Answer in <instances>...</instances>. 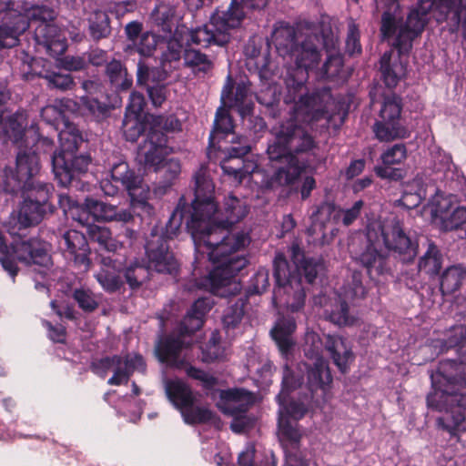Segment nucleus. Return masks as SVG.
<instances>
[{"instance_id": "1", "label": "nucleus", "mask_w": 466, "mask_h": 466, "mask_svg": "<svg viewBox=\"0 0 466 466\" xmlns=\"http://www.w3.org/2000/svg\"><path fill=\"white\" fill-rule=\"evenodd\" d=\"M194 180L195 198L187 227L197 251L206 247L215 265L208 278L209 290L219 297L235 295L240 291L236 275L248 263L239 252L248 246L250 237L248 232L228 228L242 221L250 207L246 198L232 193L225 196L218 206L213 200L214 185L204 167L195 173Z\"/></svg>"}, {"instance_id": "2", "label": "nucleus", "mask_w": 466, "mask_h": 466, "mask_svg": "<svg viewBox=\"0 0 466 466\" xmlns=\"http://www.w3.org/2000/svg\"><path fill=\"white\" fill-rule=\"evenodd\" d=\"M382 247L408 255L409 258L416 255V246L397 218L382 223L372 222L368 226L366 235L354 238L350 244L353 258L367 268L370 278L382 275L387 270V255Z\"/></svg>"}, {"instance_id": "3", "label": "nucleus", "mask_w": 466, "mask_h": 466, "mask_svg": "<svg viewBox=\"0 0 466 466\" xmlns=\"http://www.w3.org/2000/svg\"><path fill=\"white\" fill-rule=\"evenodd\" d=\"M272 41L279 54L289 57L296 67L306 73L317 68L321 61V36L317 32L296 30L289 23L274 25Z\"/></svg>"}, {"instance_id": "4", "label": "nucleus", "mask_w": 466, "mask_h": 466, "mask_svg": "<svg viewBox=\"0 0 466 466\" xmlns=\"http://www.w3.org/2000/svg\"><path fill=\"white\" fill-rule=\"evenodd\" d=\"M270 0H232L227 10L216 11L209 21L189 33L191 43L202 47L224 46L230 40L231 30L245 17L244 8L261 10Z\"/></svg>"}, {"instance_id": "5", "label": "nucleus", "mask_w": 466, "mask_h": 466, "mask_svg": "<svg viewBox=\"0 0 466 466\" xmlns=\"http://www.w3.org/2000/svg\"><path fill=\"white\" fill-rule=\"evenodd\" d=\"M318 144L314 137L293 120L282 123L275 132V138L267 148L270 160H280L292 156L297 159L309 157L314 164V149Z\"/></svg>"}, {"instance_id": "6", "label": "nucleus", "mask_w": 466, "mask_h": 466, "mask_svg": "<svg viewBox=\"0 0 466 466\" xmlns=\"http://www.w3.org/2000/svg\"><path fill=\"white\" fill-rule=\"evenodd\" d=\"M153 126L147 134L146 139L139 146L138 157L144 166L157 170L169 154L172 148L167 146V137L164 134L181 129V124L175 116H157L152 119Z\"/></svg>"}, {"instance_id": "7", "label": "nucleus", "mask_w": 466, "mask_h": 466, "mask_svg": "<svg viewBox=\"0 0 466 466\" xmlns=\"http://www.w3.org/2000/svg\"><path fill=\"white\" fill-rule=\"evenodd\" d=\"M39 170L38 156L35 152L27 154L20 150L16 157L15 171L5 168L0 177V189L10 194L21 190L25 194L34 189L37 181H41L36 177Z\"/></svg>"}, {"instance_id": "8", "label": "nucleus", "mask_w": 466, "mask_h": 466, "mask_svg": "<svg viewBox=\"0 0 466 466\" xmlns=\"http://www.w3.org/2000/svg\"><path fill=\"white\" fill-rule=\"evenodd\" d=\"M425 24L426 13L418 9L410 12L404 24H399L395 16L386 11L381 16L380 33L383 38L397 33L393 46L400 53H409L412 47L413 39L422 32Z\"/></svg>"}, {"instance_id": "9", "label": "nucleus", "mask_w": 466, "mask_h": 466, "mask_svg": "<svg viewBox=\"0 0 466 466\" xmlns=\"http://www.w3.org/2000/svg\"><path fill=\"white\" fill-rule=\"evenodd\" d=\"M433 222L443 231H455L466 238V206H456L448 197L436 196L431 208Z\"/></svg>"}, {"instance_id": "10", "label": "nucleus", "mask_w": 466, "mask_h": 466, "mask_svg": "<svg viewBox=\"0 0 466 466\" xmlns=\"http://www.w3.org/2000/svg\"><path fill=\"white\" fill-rule=\"evenodd\" d=\"M94 370L101 377H105L108 371H112L113 376L107 380V383L117 386L127 383L135 370L144 372L146 365L143 358L139 355L125 357L115 355L101 359L94 365Z\"/></svg>"}, {"instance_id": "11", "label": "nucleus", "mask_w": 466, "mask_h": 466, "mask_svg": "<svg viewBox=\"0 0 466 466\" xmlns=\"http://www.w3.org/2000/svg\"><path fill=\"white\" fill-rule=\"evenodd\" d=\"M0 49L16 46L28 28L26 17L19 15V5L15 6V2L0 1Z\"/></svg>"}, {"instance_id": "12", "label": "nucleus", "mask_w": 466, "mask_h": 466, "mask_svg": "<svg viewBox=\"0 0 466 466\" xmlns=\"http://www.w3.org/2000/svg\"><path fill=\"white\" fill-rule=\"evenodd\" d=\"M49 193L50 186L43 181H37L34 189L25 193L17 215L19 229L37 225L43 219Z\"/></svg>"}, {"instance_id": "13", "label": "nucleus", "mask_w": 466, "mask_h": 466, "mask_svg": "<svg viewBox=\"0 0 466 466\" xmlns=\"http://www.w3.org/2000/svg\"><path fill=\"white\" fill-rule=\"evenodd\" d=\"M248 87L244 84H238L234 87V81L228 75L221 91V101L225 106L236 108L243 119L248 118L249 122L255 121V127L258 130L266 128L265 121L258 116H251L253 105L248 101Z\"/></svg>"}, {"instance_id": "14", "label": "nucleus", "mask_w": 466, "mask_h": 466, "mask_svg": "<svg viewBox=\"0 0 466 466\" xmlns=\"http://www.w3.org/2000/svg\"><path fill=\"white\" fill-rule=\"evenodd\" d=\"M148 268L158 273H173L177 268V262L169 252L167 240L157 228H153L146 243Z\"/></svg>"}, {"instance_id": "15", "label": "nucleus", "mask_w": 466, "mask_h": 466, "mask_svg": "<svg viewBox=\"0 0 466 466\" xmlns=\"http://www.w3.org/2000/svg\"><path fill=\"white\" fill-rule=\"evenodd\" d=\"M440 399L447 403V417L438 418L439 427L449 431L451 435L466 431V396L462 393L441 390Z\"/></svg>"}, {"instance_id": "16", "label": "nucleus", "mask_w": 466, "mask_h": 466, "mask_svg": "<svg viewBox=\"0 0 466 466\" xmlns=\"http://www.w3.org/2000/svg\"><path fill=\"white\" fill-rule=\"evenodd\" d=\"M366 295L365 287L362 284L360 273H353L352 280L344 288L342 299L336 309L329 314V319L338 326H353L359 321L358 317L350 313L348 301L363 299Z\"/></svg>"}, {"instance_id": "17", "label": "nucleus", "mask_w": 466, "mask_h": 466, "mask_svg": "<svg viewBox=\"0 0 466 466\" xmlns=\"http://www.w3.org/2000/svg\"><path fill=\"white\" fill-rule=\"evenodd\" d=\"M11 236H18L11 244L12 254L16 260L25 265H39L47 267L51 262V258L46 249L35 238H23L22 235L15 231V227L8 229Z\"/></svg>"}, {"instance_id": "18", "label": "nucleus", "mask_w": 466, "mask_h": 466, "mask_svg": "<svg viewBox=\"0 0 466 466\" xmlns=\"http://www.w3.org/2000/svg\"><path fill=\"white\" fill-rule=\"evenodd\" d=\"M76 153L52 157L54 175L63 187H67L76 176L86 173L91 163L88 155L77 156Z\"/></svg>"}, {"instance_id": "19", "label": "nucleus", "mask_w": 466, "mask_h": 466, "mask_svg": "<svg viewBox=\"0 0 466 466\" xmlns=\"http://www.w3.org/2000/svg\"><path fill=\"white\" fill-rule=\"evenodd\" d=\"M64 257L76 267L87 270L90 265V248L85 235L77 230L66 231L59 242Z\"/></svg>"}, {"instance_id": "20", "label": "nucleus", "mask_w": 466, "mask_h": 466, "mask_svg": "<svg viewBox=\"0 0 466 466\" xmlns=\"http://www.w3.org/2000/svg\"><path fill=\"white\" fill-rule=\"evenodd\" d=\"M279 166L269 179L270 187H289L298 182L302 173L316 168V165L307 158L297 159L292 156L283 157Z\"/></svg>"}, {"instance_id": "21", "label": "nucleus", "mask_w": 466, "mask_h": 466, "mask_svg": "<svg viewBox=\"0 0 466 466\" xmlns=\"http://www.w3.org/2000/svg\"><path fill=\"white\" fill-rule=\"evenodd\" d=\"M305 298V291L300 280L294 279L289 283L275 288L273 304L276 308H286L291 312H297L303 309Z\"/></svg>"}, {"instance_id": "22", "label": "nucleus", "mask_w": 466, "mask_h": 466, "mask_svg": "<svg viewBox=\"0 0 466 466\" xmlns=\"http://www.w3.org/2000/svg\"><path fill=\"white\" fill-rule=\"evenodd\" d=\"M230 143L238 144V146H232L228 148V157L221 162V168L224 173L232 176L238 182L248 174L252 173L254 169L248 170L247 167L238 163L233 165L231 162L237 159L239 162V158L246 156L250 151V146L248 145L246 137L242 136H233Z\"/></svg>"}, {"instance_id": "23", "label": "nucleus", "mask_w": 466, "mask_h": 466, "mask_svg": "<svg viewBox=\"0 0 466 466\" xmlns=\"http://www.w3.org/2000/svg\"><path fill=\"white\" fill-rule=\"evenodd\" d=\"M329 99L328 92L313 93L301 96L295 104L296 117L303 121H317L326 114L327 103Z\"/></svg>"}, {"instance_id": "24", "label": "nucleus", "mask_w": 466, "mask_h": 466, "mask_svg": "<svg viewBox=\"0 0 466 466\" xmlns=\"http://www.w3.org/2000/svg\"><path fill=\"white\" fill-rule=\"evenodd\" d=\"M340 208L333 203L324 202L320 204L316 212L312 214V223L307 232L315 236L318 240L326 237V229L329 225H337L339 222Z\"/></svg>"}, {"instance_id": "25", "label": "nucleus", "mask_w": 466, "mask_h": 466, "mask_svg": "<svg viewBox=\"0 0 466 466\" xmlns=\"http://www.w3.org/2000/svg\"><path fill=\"white\" fill-rule=\"evenodd\" d=\"M405 53L390 50L385 52L380 61V73L385 85L390 87H395L400 79L406 75L407 63L401 58Z\"/></svg>"}, {"instance_id": "26", "label": "nucleus", "mask_w": 466, "mask_h": 466, "mask_svg": "<svg viewBox=\"0 0 466 466\" xmlns=\"http://www.w3.org/2000/svg\"><path fill=\"white\" fill-rule=\"evenodd\" d=\"M123 262L110 256L103 257L100 261V269L95 278L102 289L109 293L119 290L124 282L118 274L122 269Z\"/></svg>"}, {"instance_id": "27", "label": "nucleus", "mask_w": 466, "mask_h": 466, "mask_svg": "<svg viewBox=\"0 0 466 466\" xmlns=\"http://www.w3.org/2000/svg\"><path fill=\"white\" fill-rule=\"evenodd\" d=\"M184 348L185 342L180 337L169 336L159 342L157 347V353L160 361L182 369L187 366V355L183 353Z\"/></svg>"}, {"instance_id": "28", "label": "nucleus", "mask_w": 466, "mask_h": 466, "mask_svg": "<svg viewBox=\"0 0 466 466\" xmlns=\"http://www.w3.org/2000/svg\"><path fill=\"white\" fill-rule=\"evenodd\" d=\"M220 397L224 401L222 411L235 417L245 413L253 402L252 394L242 389L221 390Z\"/></svg>"}, {"instance_id": "29", "label": "nucleus", "mask_w": 466, "mask_h": 466, "mask_svg": "<svg viewBox=\"0 0 466 466\" xmlns=\"http://www.w3.org/2000/svg\"><path fill=\"white\" fill-rule=\"evenodd\" d=\"M35 40L43 45L50 55H58L65 51V37L59 28L52 23H40L35 30Z\"/></svg>"}, {"instance_id": "30", "label": "nucleus", "mask_w": 466, "mask_h": 466, "mask_svg": "<svg viewBox=\"0 0 466 466\" xmlns=\"http://www.w3.org/2000/svg\"><path fill=\"white\" fill-rule=\"evenodd\" d=\"M86 208L90 211L92 218L97 221L128 222L133 218V215L130 211L127 209L117 210L116 207L114 205L93 198H86Z\"/></svg>"}, {"instance_id": "31", "label": "nucleus", "mask_w": 466, "mask_h": 466, "mask_svg": "<svg viewBox=\"0 0 466 466\" xmlns=\"http://www.w3.org/2000/svg\"><path fill=\"white\" fill-rule=\"evenodd\" d=\"M111 177L114 182L119 183L129 196H137V191H141V187L146 185L142 177L130 169L127 163L124 161L113 165Z\"/></svg>"}, {"instance_id": "32", "label": "nucleus", "mask_w": 466, "mask_h": 466, "mask_svg": "<svg viewBox=\"0 0 466 466\" xmlns=\"http://www.w3.org/2000/svg\"><path fill=\"white\" fill-rule=\"evenodd\" d=\"M325 348L339 370L346 372L349 362L353 360L351 349L348 346L346 340L339 336L326 335Z\"/></svg>"}, {"instance_id": "33", "label": "nucleus", "mask_w": 466, "mask_h": 466, "mask_svg": "<svg viewBox=\"0 0 466 466\" xmlns=\"http://www.w3.org/2000/svg\"><path fill=\"white\" fill-rule=\"evenodd\" d=\"M213 302L207 298L198 299L182 321L181 332L193 333L203 325V317L212 308Z\"/></svg>"}, {"instance_id": "34", "label": "nucleus", "mask_w": 466, "mask_h": 466, "mask_svg": "<svg viewBox=\"0 0 466 466\" xmlns=\"http://www.w3.org/2000/svg\"><path fill=\"white\" fill-rule=\"evenodd\" d=\"M296 329V322L291 318L279 319L271 329V336L281 352L287 353L294 345L292 333Z\"/></svg>"}, {"instance_id": "35", "label": "nucleus", "mask_w": 466, "mask_h": 466, "mask_svg": "<svg viewBox=\"0 0 466 466\" xmlns=\"http://www.w3.org/2000/svg\"><path fill=\"white\" fill-rule=\"evenodd\" d=\"M165 389L168 399L180 412L196 397L191 389L180 380L167 381Z\"/></svg>"}, {"instance_id": "36", "label": "nucleus", "mask_w": 466, "mask_h": 466, "mask_svg": "<svg viewBox=\"0 0 466 466\" xmlns=\"http://www.w3.org/2000/svg\"><path fill=\"white\" fill-rule=\"evenodd\" d=\"M123 275L131 289H137L150 279L148 267L135 259L125 266Z\"/></svg>"}, {"instance_id": "37", "label": "nucleus", "mask_w": 466, "mask_h": 466, "mask_svg": "<svg viewBox=\"0 0 466 466\" xmlns=\"http://www.w3.org/2000/svg\"><path fill=\"white\" fill-rule=\"evenodd\" d=\"M88 32L91 38L95 41L107 38L110 35V19L106 12L95 10L90 14L88 17Z\"/></svg>"}, {"instance_id": "38", "label": "nucleus", "mask_w": 466, "mask_h": 466, "mask_svg": "<svg viewBox=\"0 0 466 466\" xmlns=\"http://www.w3.org/2000/svg\"><path fill=\"white\" fill-rule=\"evenodd\" d=\"M332 381L329 370L326 361L318 358L314 363V367L308 371V383L311 391L318 389H325Z\"/></svg>"}, {"instance_id": "39", "label": "nucleus", "mask_w": 466, "mask_h": 466, "mask_svg": "<svg viewBox=\"0 0 466 466\" xmlns=\"http://www.w3.org/2000/svg\"><path fill=\"white\" fill-rule=\"evenodd\" d=\"M86 233L92 241L106 251L115 252L122 247V243L114 238L110 229L105 226H88Z\"/></svg>"}, {"instance_id": "40", "label": "nucleus", "mask_w": 466, "mask_h": 466, "mask_svg": "<svg viewBox=\"0 0 466 466\" xmlns=\"http://www.w3.org/2000/svg\"><path fill=\"white\" fill-rule=\"evenodd\" d=\"M60 149L54 155H69L76 152L83 137L79 130L73 125H66L58 135Z\"/></svg>"}, {"instance_id": "41", "label": "nucleus", "mask_w": 466, "mask_h": 466, "mask_svg": "<svg viewBox=\"0 0 466 466\" xmlns=\"http://www.w3.org/2000/svg\"><path fill=\"white\" fill-rule=\"evenodd\" d=\"M184 65L197 74H206L213 67L212 60L204 53L194 48H187L184 52Z\"/></svg>"}, {"instance_id": "42", "label": "nucleus", "mask_w": 466, "mask_h": 466, "mask_svg": "<svg viewBox=\"0 0 466 466\" xmlns=\"http://www.w3.org/2000/svg\"><path fill=\"white\" fill-rule=\"evenodd\" d=\"M19 5V15L26 17L27 25L30 21H40V23H50L55 18V11L44 5H34L27 2L15 3Z\"/></svg>"}, {"instance_id": "43", "label": "nucleus", "mask_w": 466, "mask_h": 466, "mask_svg": "<svg viewBox=\"0 0 466 466\" xmlns=\"http://www.w3.org/2000/svg\"><path fill=\"white\" fill-rule=\"evenodd\" d=\"M180 413L184 421L191 425L206 423L213 418L212 411L207 406L199 405L196 397L194 400L186 405Z\"/></svg>"}, {"instance_id": "44", "label": "nucleus", "mask_w": 466, "mask_h": 466, "mask_svg": "<svg viewBox=\"0 0 466 466\" xmlns=\"http://www.w3.org/2000/svg\"><path fill=\"white\" fill-rule=\"evenodd\" d=\"M466 278V269L461 266H451L442 274L441 290L443 294H451L457 291Z\"/></svg>"}, {"instance_id": "45", "label": "nucleus", "mask_w": 466, "mask_h": 466, "mask_svg": "<svg viewBox=\"0 0 466 466\" xmlns=\"http://www.w3.org/2000/svg\"><path fill=\"white\" fill-rule=\"evenodd\" d=\"M106 74L116 88L127 90L132 86V76L127 74V68L118 60H112L106 65Z\"/></svg>"}, {"instance_id": "46", "label": "nucleus", "mask_w": 466, "mask_h": 466, "mask_svg": "<svg viewBox=\"0 0 466 466\" xmlns=\"http://www.w3.org/2000/svg\"><path fill=\"white\" fill-rule=\"evenodd\" d=\"M233 129L234 126L231 116L224 107H219L217 110L213 129L209 136L210 141L214 143L217 139L220 140L225 138L227 136L232 134Z\"/></svg>"}, {"instance_id": "47", "label": "nucleus", "mask_w": 466, "mask_h": 466, "mask_svg": "<svg viewBox=\"0 0 466 466\" xmlns=\"http://www.w3.org/2000/svg\"><path fill=\"white\" fill-rule=\"evenodd\" d=\"M401 112V99L395 94L384 95L380 102V118L383 122H398Z\"/></svg>"}, {"instance_id": "48", "label": "nucleus", "mask_w": 466, "mask_h": 466, "mask_svg": "<svg viewBox=\"0 0 466 466\" xmlns=\"http://www.w3.org/2000/svg\"><path fill=\"white\" fill-rule=\"evenodd\" d=\"M174 16L175 7L165 3L158 4L151 14L154 24L167 34L172 31Z\"/></svg>"}, {"instance_id": "49", "label": "nucleus", "mask_w": 466, "mask_h": 466, "mask_svg": "<svg viewBox=\"0 0 466 466\" xmlns=\"http://www.w3.org/2000/svg\"><path fill=\"white\" fill-rule=\"evenodd\" d=\"M279 434L286 448H288V445L297 446L301 438V434L297 428V422L290 421L282 412L279 418Z\"/></svg>"}, {"instance_id": "50", "label": "nucleus", "mask_w": 466, "mask_h": 466, "mask_svg": "<svg viewBox=\"0 0 466 466\" xmlns=\"http://www.w3.org/2000/svg\"><path fill=\"white\" fill-rule=\"evenodd\" d=\"M418 268L429 275H436L441 268V255L437 246L429 243L428 249L419 261Z\"/></svg>"}, {"instance_id": "51", "label": "nucleus", "mask_w": 466, "mask_h": 466, "mask_svg": "<svg viewBox=\"0 0 466 466\" xmlns=\"http://www.w3.org/2000/svg\"><path fill=\"white\" fill-rule=\"evenodd\" d=\"M76 104L67 98L56 101L54 105H48L42 108L41 117L48 124L55 125L63 118L65 110H74Z\"/></svg>"}, {"instance_id": "52", "label": "nucleus", "mask_w": 466, "mask_h": 466, "mask_svg": "<svg viewBox=\"0 0 466 466\" xmlns=\"http://www.w3.org/2000/svg\"><path fill=\"white\" fill-rule=\"evenodd\" d=\"M376 137L382 142H389L399 137H404L406 131L398 122L387 123L382 119L378 120L373 126Z\"/></svg>"}, {"instance_id": "53", "label": "nucleus", "mask_w": 466, "mask_h": 466, "mask_svg": "<svg viewBox=\"0 0 466 466\" xmlns=\"http://www.w3.org/2000/svg\"><path fill=\"white\" fill-rule=\"evenodd\" d=\"M157 37L150 32H144L142 35L132 44L127 46L126 50L130 53H138L143 56H149L155 51Z\"/></svg>"}, {"instance_id": "54", "label": "nucleus", "mask_w": 466, "mask_h": 466, "mask_svg": "<svg viewBox=\"0 0 466 466\" xmlns=\"http://www.w3.org/2000/svg\"><path fill=\"white\" fill-rule=\"evenodd\" d=\"M122 128L127 140L137 141L145 131V123L141 115L126 114Z\"/></svg>"}, {"instance_id": "55", "label": "nucleus", "mask_w": 466, "mask_h": 466, "mask_svg": "<svg viewBox=\"0 0 466 466\" xmlns=\"http://www.w3.org/2000/svg\"><path fill=\"white\" fill-rule=\"evenodd\" d=\"M28 132L34 133V136L32 137H29L28 135L25 136V146L21 144L18 147L19 151L22 150L27 154L35 152L37 156V151H46L52 147L53 141L48 137H40L37 134V131L35 130L34 127H31V129Z\"/></svg>"}, {"instance_id": "56", "label": "nucleus", "mask_w": 466, "mask_h": 466, "mask_svg": "<svg viewBox=\"0 0 466 466\" xmlns=\"http://www.w3.org/2000/svg\"><path fill=\"white\" fill-rule=\"evenodd\" d=\"M191 211L192 206L188 208L187 211L184 212L180 208V203L178 204L177 208L173 211L168 222L166 225L165 236H163L165 240L166 238H173L177 235L183 219H186V224L187 225V221L190 219ZM187 228L188 227L187 226ZM188 231L191 233L190 230Z\"/></svg>"}, {"instance_id": "57", "label": "nucleus", "mask_w": 466, "mask_h": 466, "mask_svg": "<svg viewBox=\"0 0 466 466\" xmlns=\"http://www.w3.org/2000/svg\"><path fill=\"white\" fill-rule=\"evenodd\" d=\"M274 277L277 286L285 285L291 282V280L299 279L297 276L291 273L289 263L281 253H278L274 259Z\"/></svg>"}, {"instance_id": "58", "label": "nucleus", "mask_w": 466, "mask_h": 466, "mask_svg": "<svg viewBox=\"0 0 466 466\" xmlns=\"http://www.w3.org/2000/svg\"><path fill=\"white\" fill-rule=\"evenodd\" d=\"M243 316L244 301L238 299L225 310L222 318L224 328L228 330L235 329L241 322Z\"/></svg>"}, {"instance_id": "59", "label": "nucleus", "mask_w": 466, "mask_h": 466, "mask_svg": "<svg viewBox=\"0 0 466 466\" xmlns=\"http://www.w3.org/2000/svg\"><path fill=\"white\" fill-rule=\"evenodd\" d=\"M328 57L322 67V74L328 78H332L339 74L343 61L342 56L334 46L331 49L328 50Z\"/></svg>"}, {"instance_id": "60", "label": "nucleus", "mask_w": 466, "mask_h": 466, "mask_svg": "<svg viewBox=\"0 0 466 466\" xmlns=\"http://www.w3.org/2000/svg\"><path fill=\"white\" fill-rule=\"evenodd\" d=\"M137 83L147 84L148 81L162 82L167 78V73L164 70L154 67L150 68L146 64L139 62L137 72Z\"/></svg>"}, {"instance_id": "61", "label": "nucleus", "mask_w": 466, "mask_h": 466, "mask_svg": "<svg viewBox=\"0 0 466 466\" xmlns=\"http://www.w3.org/2000/svg\"><path fill=\"white\" fill-rule=\"evenodd\" d=\"M43 78L46 80L47 86L52 89L66 91L72 89L75 86L74 79L70 74L51 72L43 76Z\"/></svg>"}, {"instance_id": "62", "label": "nucleus", "mask_w": 466, "mask_h": 466, "mask_svg": "<svg viewBox=\"0 0 466 466\" xmlns=\"http://www.w3.org/2000/svg\"><path fill=\"white\" fill-rule=\"evenodd\" d=\"M137 196H129L133 208L137 211L139 216H151L154 208L147 202L149 188L147 185L141 187V191H137Z\"/></svg>"}, {"instance_id": "63", "label": "nucleus", "mask_w": 466, "mask_h": 466, "mask_svg": "<svg viewBox=\"0 0 466 466\" xmlns=\"http://www.w3.org/2000/svg\"><path fill=\"white\" fill-rule=\"evenodd\" d=\"M73 298L79 308L86 312H93L98 308V300L89 289H76L73 292Z\"/></svg>"}, {"instance_id": "64", "label": "nucleus", "mask_w": 466, "mask_h": 466, "mask_svg": "<svg viewBox=\"0 0 466 466\" xmlns=\"http://www.w3.org/2000/svg\"><path fill=\"white\" fill-rule=\"evenodd\" d=\"M444 346L446 348L466 346V326L457 325L451 328L445 335Z\"/></svg>"}]
</instances>
